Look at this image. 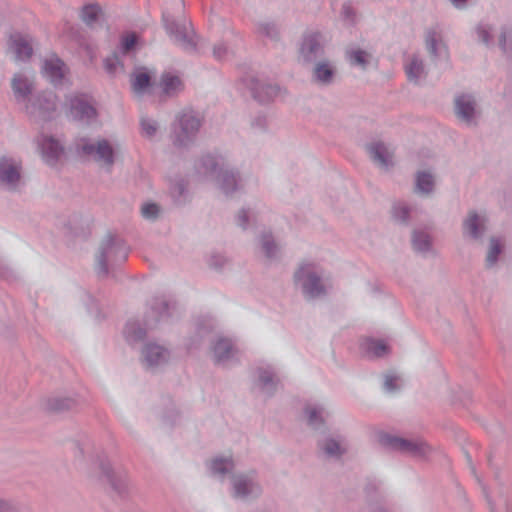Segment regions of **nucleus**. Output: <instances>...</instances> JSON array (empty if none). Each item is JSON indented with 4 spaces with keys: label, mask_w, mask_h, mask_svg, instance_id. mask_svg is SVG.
<instances>
[{
    "label": "nucleus",
    "mask_w": 512,
    "mask_h": 512,
    "mask_svg": "<svg viewBox=\"0 0 512 512\" xmlns=\"http://www.w3.org/2000/svg\"><path fill=\"white\" fill-rule=\"evenodd\" d=\"M57 109V96L51 91L35 95L26 105V112L35 122H47L54 118Z\"/></svg>",
    "instance_id": "6e6552de"
},
{
    "label": "nucleus",
    "mask_w": 512,
    "mask_h": 512,
    "mask_svg": "<svg viewBox=\"0 0 512 512\" xmlns=\"http://www.w3.org/2000/svg\"><path fill=\"white\" fill-rule=\"evenodd\" d=\"M237 225L246 229L248 224V211L245 209H241L236 216Z\"/></svg>",
    "instance_id": "bf43d9fd"
},
{
    "label": "nucleus",
    "mask_w": 512,
    "mask_h": 512,
    "mask_svg": "<svg viewBox=\"0 0 512 512\" xmlns=\"http://www.w3.org/2000/svg\"><path fill=\"white\" fill-rule=\"evenodd\" d=\"M412 246L417 252H428L431 248V238L426 232L414 230L412 233Z\"/></svg>",
    "instance_id": "4c0bfd02"
},
{
    "label": "nucleus",
    "mask_w": 512,
    "mask_h": 512,
    "mask_svg": "<svg viewBox=\"0 0 512 512\" xmlns=\"http://www.w3.org/2000/svg\"><path fill=\"white\" fill-rule=\"evenodd\" d=\"M322 278V270L312 262L301 263L293 275L295 285L301 288L303 295L308 299L326 294Z\"/></svg>",
    "instance_id": "20e7f679"
},
{
    "label": "nucleus",
    "mask_w": 512,
    "mask_h": 512,
    "mask_svg": "<svg viewBox=\"0 0 512 512\" xmlns=\"http://www.w3.org/2000/svg\"><path fill=\"white\" fill-rule=\"evenodd\" d=\"M466 457H467V460H468L469 462H471V458H470V456H469L468 454H466Z\"/></svg>",
    "instance_id": "338daca9"
},
{
    "label": "nucleus",
    "mask_w": 512,
    "mask_h": 512,
    "mask_svg": "<svg viewBox=\"0 0 512 512\" xmlns=\"http://www.w3.org/2000/svg\"><path fill=\"white\" fill-rule=\"evenodd\" d=\"M0 512H20V510L12 502L0 499Z\"/></svg>",
    "instance_id": "052dcab7"
},
{
    "label": "nucleus",
    "mask_w": 512,
    "mask_h": 512,
    "mask_svg": "<svg viewBox=\"0 0 512 512\" xmlns=\"http://www.w3.org/2000/svg\"><path fill=\"white\" fill-rule=\"evenodd\" d=\"M476 31L479 40L488 45L490 43V29L485 25H479Z\"/></svg>",
    "instance_id": "5fc2aeb1"
},
{
    "label": "nucleus",
    "mask_w": 512,
    "mask_h": 512,
    "mask_svg": "<svg viewBox=\"0 0 512 512\" xmlns=\"http://www.w3.org/2000/svg\"><path fill=\"white\" fill-rule=\"evenodd\" d=\"M124 336L128 343H137L146 336V329L138 321L129 320L124 328Z\"/></svg>",
    "instance_id": "2f4dec72"
},
{
    "label": "nucleus",
    "mask_w": 512,
    "mask_h": 512,
    "mask_svg": "<svg viewBox=\"0 0 512 512\" xmlns=\"http://www.w3.org/2000/svg\"><path fill=\"white\" fill-rule=\"evenodd\" d=\"M11 87L18 102L26 101L34 89L33 81L22 73H17L13 76Z\"/></svg>",
    "instance_id": "a878e982"
},
{
    "label": "nucleus",
    "mask_w": 512,
    "mask_h": 512,
    "mask_svg": "<svg viewBox=\"0 0 512 512\" xmlns=\"http://www.w3.org/2000/svg\"><path fill=\"white\" fill-rule=\"evenodd\" d=\"M65 64L58 57L46 59L42 67V73L53 85L62 84L65 76Z\"/></svg>",
    "instance_id": "5701e85b"
},
{
    "label": "nucleus",
    "mask_w": 512,
    "mask_h": 512,
    "mask_svg": "<svg viewBox=\"0 0 512 512\" xmlns=\"http://www.w3.org/2000/svg\"><path fill=\"white\" fill-rule=\"evenodd\" d=\"M101 14V7L98 4H87L81 9V20L88 26H93Z\"/></svg>",
    "instance_id": "ea45409f"
},
{
    "label": "nucleus",
    "mask_w": 512,
    "mask_h": 512,
    "mask_svg": "<svg viewBox=\"0 0 512 512\" xmlns=\"http://www.w3.org/2000/svg\"><path fill=\"white\" fill-rule=\"evenodd\" d=\"M405 71L409 81L417 83L424 75V63L419 57L413 56L410 63L406 65Z\"/></svg>",
    "instance_id": "c9c22d12"
},
{
    "label": "nucleus",
    "mask_w": 512,
    "mask_h": 512,
    "mask_svg": "<svg viewBox=\"0 0 512 512\" xmlns=\"http://www.w3.org/2000/svg\"><path fill=\"white\" fill-rule=\"evenodd\" d=\"M411 208L405 202H396L392 207V216L395 221L407 225L410 219Z\"/></svg>",
    "instance_id": "79ce46f5"
},
{
    "label": "nucleus",
    "mask_w": 512,
    "mask_h": 512,
    "mask_svg": "<svg viewBox=\"0 0 512 512\" xmlns=\"http://www.w3.org/2000/svg\"><path fill=\"white\" fill-rule=\"evenodd\" d=\"M159 206L155 203H146L142 206L141 213L146 219L154 220L159 214Z\"/></svg>",
    "instance_id": "8fccbe9b"
},
{
    "label": "nucleus",
    "mask_w": 512,
    "mask_h": 512,
    "mask_svg": "<svg viewBox=\"0 0 512 512\" xmlns=\"http://www.w3.org/2000/svg\"><path fill=\"white\" fill-rule=\"evenodd\" d=\"M22 184L21 166L12 158H0V188L16 191Z\"/></svg>",
    "instance_id": "f8f14e48"
},
{
    "label": "nucleus",
    "mask_w": 512,
    "mask_h": 512,
    "mask_svg": "<svg viewBox=\"0 0 512 512\" xmlns=\"http://www.w3.org/2000/svg\"><path fill=\"white\" fill-rule=\"evenodd\" d=\"M263 492L255 470L235 473L231 476V495L244 501L256 499Z\"/></svg>",
    "instance_id": "0eeeda50"
},
{
    "label": "nucleus",
    "mask_w": 512,
    "mask_h": 512,
    "mask_svg": "<svg viewBox=\"0 0 512 512\" xmlns=\"http://www.w3.org/2000/svg\"><path fill=\"white\" fill-rule=\"evenodd\" d=\"M476 107V100L470 94H461L455 97V114L460 121L464 122L468 126L476 124V117L478 114Z\"/></svg>",
    "instance_id": "ddd939ff"
},
{
    "label": "nucleus",
    "mask_w": 512,
    "mask_h": 512,
    "mask_svg": "<svg viewBox=\"0 0 512 512\" xmlns=\"http://www.w3.org/2000/svg\"><path fill=\"white\" fill-rule=\"evenodd\" d=\"M165 29L167 33L174 38V41L183 49L192 51L195 49L193 36L187 31L184 24H179L174 20H168L164 17Z\"/></svg>",
    "instance_id": "f3484780"
},
{
    "label": "nucleus",
    "mask_w": 512,
    "mask_h": 512,
    "mask_svg": "<svg viewBox=\"0 0 512 512\" xmlns=\"http://www.w3.org/2000/svg\"><path fill=\"white\" fill-rule=\"evenodd\" d=\"M258 378L256 382V386L259 390L264 393L266 396H272L278 386L279 380L275 375L272 367H260L257 370Z\"/></svg>",
    "instance_id": "b1692460"
},
{
    "label": "nucleus",
    "mask_w": 512,
    "mask_h": 512,
    "mask_svg": "<svg viewBox=\"0 0 512 512\" xmlns=\"http://www.w3.org/2000/svg\"><path fill=\"white\" fill-rule=\"evenodd\" d=\"M70 113L73 119L84 123H91L97 118L94 100L87 94H79L69 99Z\"/></svg>",
    "instance_id": "9b49d317"
},
{
    "label": "nucleus",
    "mask_w": 512,
    "mask_h": 512,
    "mask_svg": "<svg viewBox=\"0 0 512 512\" xmlns=\"http://www.w3.org/2000/svg\"><path fill=\"white\" fill-rule=\"evenodd\" d=\"M227 52L228 50L224 43H218L213 47V56L218 60L223 59L227 55Z\"/></svg>",
    "instance_id": "4d7b16f0"
},
{
    "label": "nucleus",
    "mask_w": 512,
    "mask_h": 512,
    "mask_svg": "<svg viewBox=\"0 0 512 512\" xmlns=\"http://www.w3.org/2000/svg\"><path fill=\"white\" fill-rule=\"evenodd\" d=\"M366 150L380 168L388 169L393 166L394 152L385 143L378 141L367 144Z\"/></svg>",
    "instance_id": "6ab92c4d"
},
{
    "label": "nucleus",
    "mask_w": 512,
    "mask_h": 512,
    "mask_svg": "<svg viewBox=\"0 0 512 512\" xmlns=\"http://www.w3.org/2000/svg\"><path fill=\"white\" fill-rule=\"evenodd\" d=\"M324 413L325 410L322 406L308 405L305 408V414L307 416L309 426L313 429H320L324 424Z\"/></svg>",
    "instance_id": "72a5a7b5"
},
{
    "label": "nucleus",
    "mask_w": 512,
    "mask_h": 512,
    "mask_svg": "<svg viewBox=\"0 0 512 512\" xmlns=\"http://www.w3.org/2000/svg\"><path fill=\"white\" fill-rule=\"evenodd\" d=\"M502 252V247L498 239L492 237L490 239V246L486 256V266L492 267L496 264L498 256Z\"/></svg>",
    "instance_id": "a18cd8bd"
},
{
    "label": "nucleus",
    "mask_w": 512,
    "mask_h": 512,
    "mask_svg": "<svg viewBox=\"0 0 512 512\" xmlns=\"http://www.w3.org/2000/svg\"><path fill=\"white\" fill-rule=\"evenodd\" d=\"M138 37L136 34L131 33L122 37L120 49L123 54L129 53L137 44Z\"/></svg>",
    "instance_id": "09e8293b"
},
{
    "label": "nucleus",
    "mask_w": 512,
    "mask_h": 512,
    "mask_svg": "<svg viewBox=\"0 0 512 512\" xmlns=\"http://www.w3.org/2000/svg\"><path fill=\"white\" fill-rule=\"evenodd\" d=\"M78 401L72 397H52L47 400L46 409L51 412L62 413L75 409Z\"/></svg>",
    "instance_id": "7c9ffc66"
},
{
    "label": "nucleus",
    "mask_w": 512,
    "mask_h": 512,
    "mask_svg": "<svg viewBox=\"0 0 512 512\" xmlns=\"http://www.w3.org/2000/svg\"><path fill=\"white\" fill-rule=\"evenodd\" d=\"M120 64L119 62V58L117 55H113L111 57H107L105 60H104V66H105V70L107 71V73L109 74H114L116 73L117 71V67L118 65Z\"/></svg>",
    "instance_id": "603ef678"
},
{
    "label": "nucleus",
    "mask_w": 512,
    "mask_h": 512,
    "mask_svg": "<svg viewBox=\"0 0 512 512\" xmlns=\"http://www.w3.org/2000/svg\"><path fill=\"white\" fill-rule=\"evenodd\" d=\"M318 447L329 458L339 459L346 453V448L340 437H326L319 441Z\"/></svg>",
    "instance_id": "cd10ccee"
},
{
    "label": "nucleus",
    "mask_w": 512,
    "mask_h": 512,
    "mask_svg": "<svg viewBox=\"0 0 512 512\" xmlns=\"http://www.w3.org/2000/svg\"><path fill=\"white\" fill-rule=\"evenodd\" d=\"M87 297L91 300V302H94V299L91 297V295H87Z\"/></svg>",
    "instance_id": "69168bd1"
},
{
    "label": "nucleus",
    "mask_w": 512,
    "mask_h": 512,
    "mask_svg": "<svg viewBox=\"0 0 512 512\" xmlns=\"http://www.w3.org/2000/svg\"><path fill=\"white\" fill-rule=\"evenodd\" d=\"M250 90L255 100L267 103L278 95L280 89L277 85L263 83L253 78L250 80Z\"/></svg>",
    "instance_id": "4be33fe9"
},
{
    "label": "nucleus",
    "mask_w": 512,
    "mask_h": 512,
    "mask_svg": "<svg viewBox=\"0 0 512 512\" xmlns=\"http://www.w3.org/2000/svg\"><path fill=\"white\" fill-rule=\"evenodd\" d=\"M131 87L136 94H144L151 87V74L145 67H137L131 74Z\"/></svg>",
    "instance_id": "c85d7f7f"
},
{
    "label": "nucleus",
    "mask_w": 512,
    "mask_h": 512,
    "mask_svg": "<svg viewBox=\"0 0 512 512\" xmlns=\"http://www.w3.org/2000/svg\"><path fill=\"white\" fill-rule=\"evenodd\" d=\"M201 124V119L191 110L179 114L177 124L173 129V144L177 147H188L191 145L196 139Z\"/></svg>",
    "instance_id": "423d86ee"
},
{
    "label": "nucleus",
    "mask_w": 512,
    "mask_h": 512,
    "mask_svg": "<svg viewBox=\"0 0 512 512\" xmlns=\"http://www.w3.org/2000/svg\"><path fill=\"white\" fill-rule=\"evenodd\" d=\"M370 512H388V511L386 509H384L383 507L377 506V507L372 508Z\"/></svg>",
    "instance_id": "e2e57ef3"
},
{
    "label": "nucleus",
    "mask_w": 512,
    "mask_h": 512,
    "mask_svg": "<svg viewBox=\"0 0 512 512\" xmlns=\"http://www.w3.org/2000/svg\"><path fill=\"white\" fill-rule=\"evenodd\" d=\"M77 152L79 155L89 158L107 172L112 171L116 162V149L105 138L98 140L82 138L77 144Z\"/></svg>",
    "instance_id": "7ed1b4c3"
},
{
    "label": "nucleus",
    "mask_w": 512,
    "mask_h": 512,
    "mask_svg": "<svg viewBox=\"0 0 512 512\" xmlns=\"http://www.w3.org/2000/svg\"><path fill=\"white\" fill-rule=\"evenodd\" d=\"M397 377L393 375H386L384 380V389L388 393H393L398 390Z\"/></svg>",
    "instance_id": "864d4df0"
},
{
    "label": "nucleus",
    "mask_w": 512,
    "mask_h": 512,
    "mask_svg": "<svg viewBox=\"0 0 512 512\" xmlns=\"http://www.w3.org/2000/svg\"><path fill=\"white\" fill-rule=\"evenodd\" d=\"M170 194L176 205H182L187 201V186L183 179L175 181L170 187Z\"/></svg>",
    "instance_id": "a19ab883"
},
{
    "label": "nucleus",
    "mask_w": 512,
    "mask_h": 512,
    "mask_svg": "<svg viewBox=\"0 0 512 512\" xmlns=\"http://www.w3.org/2000/svg\"><path fill=\"white\" fill-rule=\"evenodd\" d=\"M299 54L305 63H314L323 59L325 54L324 38L319 31H308L303 35Z\"/></svg>",
    "instance_id": "9d476101"
},
{
    "label": "nucleus",
    "mask_w": 512,
    "mask_h": 512,
    "mask_svg": "<svg viewBox=\"0 0 512 512\" xmlns=\"http://www.w3.org/2000/svg\"><path fill=\"white\" fill-rule=\"evenodd\" d=\"M214 363L217 365H226L232 361L237 354V349L231 339L218 337L211 345Z\"/></svg>",
    "instance_id": "dca6fc26"
},
{
    "label": "nucleus",
    "mask_w": 512,
    "mask_h": 512,
    "mask_svg": "<svg viewBox=\"0 0 512 512\" xmlns=\"http://www.w3.org/2000/svg\"><path fill=\"white\" fill-rule=\"evenodd\" d=\"M78 450H79V453H80L81 455H83V454H84V448H82V447H78Z\"/></svg>",
    "instance_id": "0e129e2a"
},
{
    "label": "nucleus",
    "mask_w": 512,
    "mask_h": 512,
    "mask_svg": "<svg viewBox=\"0 0 512 512\" xmlns=\"http://www.w3.org/2000/svg\"><path fill=\"white\" fill-rule=\"evenodd\" d=\"M452 2V4L458 8V9H462L466 6V2L468 0H450Z\"/></svg>",
    "instance_id": "680f3d73"
},
{
    "label": "nucleus",
    "mask_w": 512,
    "mask_h": 512,
    "mask_svg": "<svg viewBox=\"0 0 512 512\" xmlns=\"http://www.w3.org/2000/svg\"><path fill=\"white\" fill-rule=\"evenodd\" d=\"M200 174L215 176L217 187L226 196L236 192L241 187L239 173L230 168L224 157L207 154L202 156L196 164Z\"/></svg>",
    "instance_id": "f257e3e1"
},
{
    "label": "nucleus",
    "mask_w": 512,
    "mask_h": 512,
    "mask_svg": "<svg viewBox=\"0 0 512 512\" xmlns=\"http://www.w3.org/2000/svg\"><path fill=\"white\" fill-rule=\"evenodd\" d=\"M507 512H512V507H510V508L507 510Z\"/></svg>",
    "instance_id": "774afa93"
},
{
    "label": "nucleus",
    "mask_w": 512,
    "mask_h": 512,
    "mask_svg": "<svg viewBox=\"0 0 512 512\" xmlns=\"http://www.w3.org/2000/svg\"><path fill=\"white\" fill-rule=\"evenodd\" d=\"M226 263V258L220 254H214L209 259V266L215 269H221Z\"/></svg>",
    "instance_id": "6e6d98bb"
},
{
    "label": "nucleus",
    "mask_w": 512,
    "mask_h": 512,
    "mask_svg": "<svg viewBox=\"0 0 512 512\" xmlns=\"http://www.w3.org/2000/svg\"><path fill=\"white\" fill-rule=\"evenodd\" d=\"M336 73L337 69L335 65L331 61L323 58L314 62L311 79L318 85L329 86L334 82Z\"/></svg>",
    "instance_id": "a211bd4d"
},
{
    "label": "nucleus",
    "mask_w": 512,
    "mask_h": 512,
    "mask_svg": "<svg viewBox=\"0 0 512 512\" xmlns=\"http://www.w3.org/2000/svg\"><path fill=\"white\" fill-rule=\"evenodd\" d=\"M170 316V303L161 298L154 299L151 304L149 314L145 319V326L152 328L159 321L164 320Z\"/></svg>",
    "instance_id": "393cba45"
},
{
    "label": "nucleus",
    "mask_w": 512,
    "mask_h": 512,
    "mask_svg": "<svg viewBox=\"0 0 512 512\" xmlns=\"http://www.w3.org/2000/svg\"><path fill=\"white\" fill-rule=\"evenodd\" d=\"M140 123L142 132L146 137L152 138L156 134L158 123L155 120L143 117Z\"/></svg>",
    "instance_id": "de8ad7c7"
},
{
    "label": "nucleus",
    "mask_w": 512,
    "mask_h": 512,
    "mask_svg": "<svg viewBox=\"0 0 512 512\" xmlns=\"http://www.w3.org/2000/svg\"><path fill=\"white\" fill-rule=\"evenodd\" d=\"M341 14L345 20L349 21L350 23H354L355 12H354V9L350 5L344 4L342 6Z\"/></svg>",
    "instance_id": "13d9d810"
},
{
    "label": "nucleus",
    "mask_w": 512,
    "mask_h": 512,
    "mask_svg": "<svg viewBox=\"0 0 512 512\" xmlns=\"http://www.w3.org/2000/svg\"><path fill=\"white\" fill-rule=\"evenodd\" d=\"M159 86L161 88L162 94L167 97L176 96L183 89L181 79L176 75H172L171 73L162 74L159 81Z\"/></svg>",
    "instance_id": "c756f323"
},
{
    "label": "nucleus",
    "mask_w": 512,
    "mask_h": 512,
    "mask_svg": "<svg viewBox=\"0 0 512 512\" xmlns=\"http://www.w3.org/2000/svg\"><path fill=\"white\" fill-rule=\"evenodd\" d=\"M169 357V351L158 344L148 343L142 349V363L147 369L152 370L166 364Z\"/></svg>",
    "instance_id": "2eb2a0df"
},
{
    "label": "nucleus",
    "mask_w": 512,
    "mask_h": 512,
    "mask_svg": "<svg viewBox=\"0 0 512 512\" xmlns=\"http://www.w3.org/2000/svg\"><path fill=\"white\" fill-rule=\"evenodd\" d=\"M93 465L99 470L100 477L106 480L112 490L120 497L128 492V478L124 471H115L105 454L97 455Z\"/></svg>",
    "instance_id": "1a4fd4ad"
},
{
    "label": "nucleus",
    "mask_w": 512,
    "mask_h": 512,
    "mask_svg": "<svg viewBox=\"0 0 512 512\" xmlns=\"http://www.w3.org/2000/svg\"><path fill=\"white\" fill-rule=\"evenodd\" d=\"M380 443L393 451H397L417 459H426L432 453V447L420 438H402L390 434H382Z\"/></svg>",
    "instance_id": "39448f33"
},
{
    "label": "nucleus",
    "mask_w": 512,
    "mask_h": 512,
    "mask_svg": "<svg viewBox=\"0 0 512 512\" xmlns=\"http://www.w3.org/2000/svg\"><path fill=\"white\" fill-rule=\"evenodd\" d=\"M129 253V249L124 240L116 235L108 234L102 240L99 252L96 257V270L99 276H107L109 265H119L123 263Z\"/></svg>",
    "instance_id": "f03ea898"
},
{
    "label": "nucleus",
    "mask_w": 512,
    "mask_h": 512,
    "mask_svg": "<svg viewBox=\"0 0 512 512\" xmlns=\"http://www.w3.org/2000/svg\"><path fill=\"white\" fill-rule=\"evenodd\" d=\"M425 45L433 60L446 59L448 51L443 43L440 34L435 29H428L425 35Z\"/></svg>",
    "instance_id": "412c9836"
},
{
    "label": "nucleus",
    "mask_w": 512,
    "mask_h": 512,
    "mask_svg": "<svg viewBox=\"0 0 512 512\" xmlns=\"http://www.w3.org/2000/svg\"><path fill=\"white\" fill-rule=\"evenodd\" d=\"M486 231V218L470 211L463 221V234L474 239H480Z\"/></svg>",
    "instance_id": "aec40b11"
},
{
    "label": "nucleus",
    "mask_w": 512,
    "mask_h": 512,
    "mask_svg": "<svg viewBox=\"0 0 512 512\" xmlns=\"http://www.w3.org/2000/svg\"><path fill=\"white\" fill-rule=\"evenodd\" d=\"M41 151L44 161L48 165H55L63 154L62 145L53 137H43L41 141Z\"/></svg>",
    "instance_id": "bb28decb"
},
{
    "label": "nucleus",
    "mask_w": 512,
    "mask_h": 512,
    "mask_svg": "<svg viewBox=\"0 0 512 512\" xmlns=\"http://www.w3.org/2000/svg\"><path fill=\"white\" fill-rule=\"evenodd\" d=\"M262 252L268 260H274L279 253V247L276 244L271 233H262L259 239Z\"/></svg>",
    "instance_id": "473e14b6"
},
{
    "label": "nucleus",
    "mask_w": 512,
    "mask_h": 512,
    "mask_svg": "<svg viewBox=\"0 0 512 512\" xmlns=\"http://www.w3.org/2000/svg\"><path fill=\"white\" fill-rule=\"evenodd\" d=\"M235 467L231 457H217L211 461L210 469L214 475L224 476Z\"/></svg>",
    "instance_id": "f704fd0d"
},
{
    "label": "nucleus",
    "mask_w": 512,
    "mask_h": 512,
    "mask_svg": "<svg viewBox=\"0 0 512 512\" xmlns=\"http://www.w3.org/2000/svg\"><path fill=\"white\" fill-rule=\"evenodd\" d=\"M347 58L352 65L365 69L369 64L370 54L364 50L356 49L347 51Z\"/></svg>",
    "instance_id": "37998d69"
},
{
    "label": "nucleus",
    "mask_w": 512,
    "mask_h": 512,
    "mask_svg": "<svg viewBox=\"0 0 512 512\" xmlns=\"http://www.w3.org/2000/svg\"><path fill=\"white\" fill-rule=\"evenodd\" d=\"M367 352L374 357H383L389 353L388 345L381 340H368L366 342Z\"/></svg>",
    "instance_id": "c03bdc74"
},
{
    "label": "nucleus",
    "mask_w": 512,
    "mask_h": 512,
    "mask_svg": "<svg viewBox=\"0 0 512 512\" xmlns=\"http://www.w3.org/2000/svg\"><path fill=\"white\" fill-rule=\"evenodd\" d=\"M416 192L421 194H430L434 188L433 176L428 172H418L416 174Z\"/></svg>",
    "instance_id": "e433bc0d"
},
{
    "label": "nucleus",
    "mask_w": 512,
    "mask_h": 512,
    "mask_svg": "<svg viewBox=\"0 0 512 512\" xmlns=\"http://www.w3.org/2000/svg\"><path fill=\"white\" fill-rule=\"evenodd\" d=\"M256 32L260 36L267 37L272 41H278L280 38L279 28L274 22L262 21L257 23Z\"/></svg>",
    "instance_id": "58836bf2"
},
{
    "label": "nucleus",
    "mask_w": 512,
    "mask_h": 512,
    "mask_svg": "<svg viewBox=\"0 0 512 512\" xmlns=\"http://www.w3.org/2000/svg\"><path fill=\"white\" fill-rule=\"evenodd\" d=\"M251 128L254 132H264L267 128V118L263 114L256 115L251 121Z\"/></svg>",
    "instance_id": "3c124183"
},
{
    "label": "nucleus",
    "mask_w": 512,
    "mask_h": 512,
    "mask_svg": "<svg viewBox=\"0 0 512 512\" xmlns=\"http://www.w3.org/2000/svg\"><path fill=\"white\" fill-rule=\"evenodd\" d=\"M33 38L28 34L13 33L8 40V48L16 61H27L33 54Z\"/></svg>",
    "instance_id": "4468645a"
},
{
    "label": "nucleus",
    "mask_w": 512,
    "mask_h": 512,
    "mask_svg": "<svg viewBox=\"0 0 512 512\" xmlns=\"http://www.w3.org/2000/svg\"><path fill=\"white\" fill-rule=\"evenodd\" d=\"M499 46L504 53L512 52V31L503 27L499 36Z\"/></svg>",
    "instance_id": "49530a36"
}]
</instances>
